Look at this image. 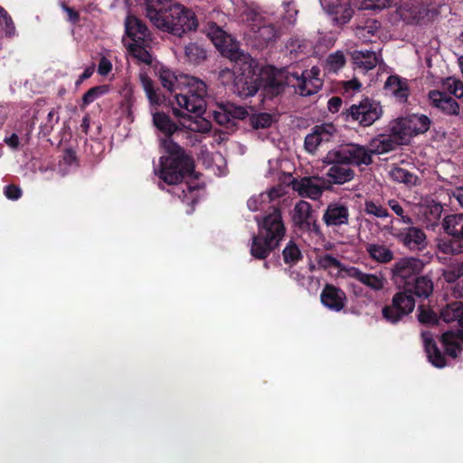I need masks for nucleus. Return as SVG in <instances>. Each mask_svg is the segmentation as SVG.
I'll use <instances>...</instances> for the list:
<instances>
[{
    "label": "nucleus",
    "instance_id": "obj_1",
    "mask_svg": "<svg viewBox=\"0 0 463 463\" xmlns=\"http://www.w3.org/2000/svg\"><path fill=\"white\" fill-rule=\"evenodd\" d=\"M146 11L156 28L175 36L181 37L198 27L195 14L172 0H148Z\"/></svg>",
    "mask_w": 463,
    "mask_h": 463
},
{
    "label": "nucleus",
    "instance_id": "obj_2",
    "mask_svg": "<svg viewBox=\"0 0 463 463\" xmlns=\"http://www.w3.org/2000/svg\"><path fill=\"white\" fill-rule=\"evenodd\" d=\"M165 155L159 158L155 174L168 185H178L186 177L194 175L195 164L193 156L173 139H161Z\"/></svg>",
    "mask_w": 463,
    "mask_h": 463
},
{
    "label": "nucleus",
    "instance_id": "obj_3",
    "mask_svg": "<svg viewBox=\"0 0 463 463\" xmlns=\"http://www.w3.org/2000/svg\"><path fill=\"white\" fill-rule=\"evenodd\" d=\"M258 232L251 237L250 255L257 260H266L277 250L286 235V227L279 208L271 207L269 213L259 220Z\"/></svg>",
    "mask_w": 463,
    "mask_h": 463
},
{
    "label": "nucleus",
    "instance_id": "obj_4",
    "mask_svg": "<svg viewBox=\"0 0 463 463\" xmlns=\"http://www.w3.org/2000/svg\"><path fill=\"white\" fill-rule=\"evenodd\" d=\"M433 292V281L427 275H420L403 291L393 295L392 303L382 309L383 319L392 325L402 321L410 315L415 307L413 296L427 298Z\"/></svg>",
    "mask_w": 463,
    "mask_h": 463
},
{
    "label": "nucleus",
    "instance_id": "obj_5",
    "mask_svg": "<svg viewBox=\"0 0 463 463\" xmlns=\"http://www.w3.org/2000/svg\"><path fill=\"white\" fill-rule=\"evenodd\" d=\"M233 66V93L241 99L253 97L263 85L261 69L258 61L243 52L229 54Z\"/></svg>",
    "mask_w": 463,
    "mask_h": 463
},
{
    "label": "nucleus",
    "instance_id": "obj_6",
    "mask_svg": "<svg viewBox=\"0 0 463 463\" xmlns=\"http://www.w3.org/2000/svg\"><path fill=\"white\" fill-rule=\"evenodd\" d=\"M184 83L181 92H175L176 103L188 112L203 115L206 109V84L195 77H185Z\"/></svg>",
    "mask_w": 463,
    "mask_h": 463
},
{
    "label": "nucleus",
    "instance_id": "obj_7",
    "mask_svg": "<svg viewBox=\"0 0 463 463\" xmlns=\"http://www.w3.org/2000/svg\"><path fill=\"white\" fill-rule=\"evenodd\" d=\"M379 101L364 98L359 104H353L345 112L346 121H354L362 127H370L383 116Z\"/></svg>",
    "mask_w": 463,
    "mask_h": 463
},
{
    "label": "nucleus",
    "instance_id": "obj_8",
    "mask_svg": "<svg viewBox=\"0 0 463 463\" xmlns=\"http://www.w3.org/2000/svg\"><path fill=\"white\" fill-rule=\"evenodd\" d=\"M424 262L419 258L405 257L396 261L392 269V279L399 288L407 287L420 275Z\"/></svg>",
    "mask_w": 463,
    "mask_h": 463
},
{
    "label": "nucleus",
    "instance_id": "obj_9",
    "mask_svg": "<svg viewBox=\"0 0 463 463\" xmlns=\"http://www.w3.org/2000/svg\"><path fill=\"white\" fill-rule=\"evenodd\" d=\"M402 228H392L391 235L404 248L412 251H420L428 245L425 232L420 227L407 224Z\"/></svg>",
    "mask_w": 463,
    "mask_h": 463
},
{
    "label": "nucleus",
    "instance_id": "obj_10",
    "mask_svg": "<svg viewBox=\"0 0 463 463\" xmlns=\"http://www.w3.org/2000/svg\"><path fill=\"white\" fill-rule=\"evenodd\" d=\"M333 151L335 160L345 162L349 166L370 165L373 163L369 147L359 144H348Z\"/></svg>",
    "mask_w": 463,
    "mask_h": 463
},
{
    "label": "nucleus",
    "instance_id": "obj_11",
    "mask_svg": "<svg viewBox=\"0 0 463 463\" xmlns=\"http://www.w3.org/2000/svg\"><path fill=\"white\" fill-rule=\"evenodd\" d=\"M334 151H329L324 158V163L329 165L326 171V182L331 184H344L354 178L355 173L345 162H338L333 156Z\"/></svg>",
    "mask_w": 463,
    "mask_h": 463
},
{
    "label": "nucleus",
    "instance_id": "obj_12",
    "mask_svg": "<svg viewBox=\"0 0 463 463\" xmlns=\"http://www.w3.org/2000/svg\"><path fill=\"white\" fill-rule=\"evenodd\" d=\"M292 186L301 197L312 200L319 199L324 191L331 189V186L325 178L317 175L305 176L300 180H294Z\"/></svg>",
    "mask_w": 463,
    "mask_h": 463
},
{
    "label": "nucleus",
    "instance_id": "obj_13",
    "mask_svg": "<svg viewBox=\"0 0 463 463\" xmlns=\"http://www.w3.org/2000/svg\"><path fill=\"white\" fill-rule=\"evenodd\" d=\"M248 20L251 21L250 30L252 36L259 42L260 47L274 42L279 36V31L275 25L267 22L260 14L252 12L248 14Z\"/></svg>",
    "mask_w": 463,
    "mask_h": 463
},
{
    "label": "nucleus",
    "instance_id": "obj_14",
    "mask_svg": "<svg viewBox=\"0 0 463 463\" xmlns=\"http://www.w3.org/2000/svg\"><path fill=\"white\" fill-rule=\"evenodd\" d=\"M288 84L294 89L295 93L307 97L318 92L323 86V80L321 78L308 79L298 72H292L288 75Z\"/></svg>",
    "mask_w": 463,
    "mask_h": 463
},
{
    "label": "nucleus",
    "instance_id": "obj_15",
    "mask_svg": "<svg viewBox=\"0 0 463 463\" xmlns=\"http://www.w3.org/2000/svg\"><path fill=\"white\" fill-rule=\"evenodd\" d=\"M430 104L447 116H458L460 112L458 102L447 92L430 90L428 94Z\"/></svg>",
    "mask_w": 463,
    "mask_h": 463
},
{
    "label": "nucleus",
    "instance_id": "obj_16",
    "mask_svg": "<svg viewBox=\"0 0 463 463\" xmlns=\"http://www.w3.org/2000/svg\"><path fill=\"white\" fill-rule=\"evenodd\" d=\"M320 300L327 308L339 312L345 306L346 295L340 288L326 284L320 294Z\"/></svg>",
    "mask_w": 463,
    "mask_h": 463
},
{
    "label": "nucleus",
    "instance_id": "obj_17",
    "mask_svg": "<svg viewBox=\"0 0 463 463\" xmlns=\"http://www.w3.org/2000/svg\"><path fill=\"white\" fill-rule=\"evenodd\" d=\"M126 33L131 43L152 42L151 33L147 26L134 15H128L125 22Z\"/></svg>",
    "mask_w": 463,
    "mask_h": 463
},
{
    "label": "nucleus",
    "instance_id": "obj_18",
    "mask_svg": "<svg viewBox=\"0 0 463 463\" xmlns=\"http://www.w3.org/2000/svg\"><path fill=\"white\" fill-rule=\"evenodd\" d=\"M349 220V209L342 203H330L324 214L323 221L326 226H341L347 224Z\"/></svg>",
    "mask_w": 463,
    "mask_h": 463
},
{
    "label": "nucleus",
    "instance_id": "obj_19",
    "mask_svg": "<svg viewBox=\"0 0 463 463\" xmlns=\"http://www.w3.org/2000/svg\"><path fill=\"white\" fill-rule=\"evenodd\" d=\"M207 36L211 39L215 47L221 51L222 55L229 59L230 53L233 52H241L237 46L228 44V34L215 23L208 24Z\"/></svg>",
    "mask_w": 463,
    "mask_h": 463
},
{
    "label": "nucleus",
    "instance_id": "obj_20",
    "mask_svg": "<svg viewBox=\"0 0 463 463\" xmlns=\"http://www.w3.org/2000/svg\"><path fill=\"white\" fill-rule=\"evenodd\" d=\"M292 72H280L278 75L263 78V85L261 86L263 95L269 99L279 96L283 93L286 87H289L288 84V75Z\"/></svg>",
    "mask_w": 463,
    "mask_h": 463
},
{
    "label": "nucleus",
    "instance_id": "obj_21",
    "mask_svg": "<svg viewBox=\"0 0 463 463\" xmlns=\"http://www.w3.org/2000/svg\"><path fill=\"white\" fill-rule=\"evenodd\" d=\"M384 90L393 95L400 102L407 101L409 96L407 80L398 75H391L384 83Z\"/></svg>",
    "mask_w": 463,
    "mask_h": 463
},
{
    "label": "nucleus",
    "instance_id": "obj_22",
    "mask_svg": "<svg viewBox=\"0 0 463 463\" xmlns=\"http://www.w3.org/2000/svg\"><path fill=\"white\" fill-rule=\"evenodd\" d=\"M152 118L154 127L165 137V138L172 139L171 137L178 130V126L171 117L164 111H155Z\"/></svg>",
    "mask_w": 463,
    "mask_h": 463
},
{
    "label": "nucleus",
    "instance_id": "obj_23",
    "mask_svg": "<svg viewBox=\"0 0 463 463\" xmlns=\"http://www.w3.org/2000/svg\"><path fill=\"white\" fill-rule=\"evenodd\" d=\"M320 3L324 8H327V12L338 24H345L354 14V9L349 3H339L335 5H326L324 0H320Z\"/></svg>",
    "mask_w": 463,
    "mask_h": 463
},
{
    "label": "nucleus",
    "instance_id": "obj_24",
    "mask_svg": "<svg viewBox=\"0 0 463 463\" xmlns=\"http://www.w3.org/2000/svg\"><path fill=\"white\" fill-rule=\"evenodd\" d=\"M443 213V206L439 203L432 202L420 208V219L427 228L434 230L439 224Z\"/></svg>",
    "mask_w": 463,
    "mask_h": 463
},
{
    "label": "nucleus",
    "instance_id": "obj_25",
    "mask_svg": "<svg viewBox=\"0 0 463 463\" xmlns=\"http://www.w3.org/2000/svg\"><path fill=\"white\" fill-rule=\"evenodd\" d=\"M390 136L395 139L398 146L406 144L413 136L408 118H398L390 128Z\"/></svg>",
    "mask_w": 463,
    "mask_h": 463
},
{
    "label": "nucleus",
    "instance_id": "obj_26",
    "mask_svg": "<svg viewBox=\"0 0 463 463\" xmlns=\"http://www.w3.org/2000/svg\"><path fill=\"white\" fill-rule=\"evenodd\" d=\"M349 277L355 279L362 284L373 290H381L384 287L383 279L375 274H368L360 270L358 268L352 267L347 270Z\"/></svg>",
    "mask_w": 463,
    "mask_h": 463
},
{
    "label": "nucleus",
    "instance_id": "obj_27",
    "mask_svg": "<svg viewBox=\"0 0 463 463\" xmlns=\"http://www.w3.org/2000/svg\"><path fill=\"white\" fill-rule=\"evenodd\" d=\"M444 232L456 240H463V213L447 215L441 222Z\"/></svg>",
    "mask_w": 463,
    "mask_h": 463
},
{
    "label": "nucleus",
    "instance_id": "obj_28",
    "mask_svg": "<svg viewBox=\"0 0 463 463\" xmlns=\"http://www.w3.org/2000/svg\"><path fill=\"white\" fill-rule=\"evenodd\" d=\"M424 348L427 353L428 360L433 366L437 368H444L447 366L445 352H441L431 337H424Z\"/></svg>",
    "mask_w": 463,
    "mask_h": 463
},
{
    "label": "nucleus",
    "instance_id": "obj_29",
    "mask_svg": "<svg viewBox=\"0 0 463 463\" xmlns=\"http://www.w3.org/2000/svg\"><path fill=\"white\" fill-rule=\"evenodd\" d=\"M397 146V142L390 135H380L372 139L368 145L371 156L382 155L393 151Z\"/></svg>",
    "mask_w": 463,
    "mask_h": 463
},
{
    "label": "nucleus",
    "instance_id": "obj_30",
    "mask_svg": "<svg viewBox=\"0 0 463 463\" xmlns=\"http://www.w3.org/2000/svg\"><path fill=\"white\" fill-rule=\"evenodd\" d=\"M439 342L444 349L445 354L456 359L463 351L462 345L457 339L454 331H446L440 337Z\"/></svg>",
    "mask_w": 463,
    "mask_h": 463
},
{
    "label": "nucleus",
    "instance_id": "obj_31",
    "mask_svg": "<svg viewBox=\"0 0 463 463\" xmlns=\"http://www.w3.org/2000/svg\"><path fill=\"white\" fill-rule=\"evenodd\" d=\"M352 58L355 64L366 71L373 69L378 61L376 53L369 50L354 51L352 53Z\"/></svg>",
    "mask_w": 463,
    "mask_h": 463
},
{
    "label": "nucleus",
    "instance_id": "obj_32",
    "mask_svg": "<svg viewBox=\"0 0 463 463\" xmlns=\"http://www.w3.org/2000/svg\"><path fill=\"white\" fill-rule=\"evenodd\" d=\"M366 250L369 256L380 263H388L393 260V252L384 245L368 244Z\"/></svg>",
    "mask_w": 463,
    "mask_h": 463
},
{
    "label": "nucleus",
    "instance_id": "obj_33",
    "mask_svg": "<svg viewBox=\"0 0 463 463\" xmlns=\"http://www.w3.org/2000/svg\"><path fill=\"white\" fill-rule=\"evenodd\" d=\"M152 42L147 43H129L128 51L129 52L139 61L150 65L152 63V55L148 51Z\"/></svg>",
    "mask_w": 463,
    "mask_h": 463
},
{
    "label": "nucleus",
    "instance_id": "obj_34",
    "mask_svg": "<svg viewBox=\"0 0 463 463\" xmlns=\"http://www.w3.org/2000/svg\"><path fill=\"white\" fill-rule=\"evenodd\" d=\"M314 217L312 206L306 201L298 202L294 207L293 219L299 227Z\"/></svg>",
    "mask_w": 463,
    "mask_h": 463
},
{
    "label": "nucleus",
    "instance_id": "obj_35",
    "mask_svg": "<svg viewBox=\"0 0 463 463\" xmlns=\"http://www.w3.org/2000/svg\"><path fill=\"white\" fill-rule=\"evenodd\" d=\"M139 80L150 104L159 105L162 102V99L157 92L158 89L155 88L153 80L146 72L139 73Z\"/></svg>",
    "mask_w": 463,
    "mask_h": 463
},
{
    "label": "nucleus",
    "instance_id": "obj_36",
    "mask_svg": "<svg viewBox=\"0 0 463 463\" xmlns=\"http://www.w3.org/2000/svg\"><path fill=\"white\" fill-rule=\"evenodd\" d=\"M390 176L394 182L404 184L408 186L417 185L419 181V177L415 174L398 166L391 170Z\"/></svg>",
    "mask_w": 463,
    "mask_h": 463
},
{
    "label": "nucleus",
    "instance_id": "obj_37",
    "mask_svg": "<svg viewBox=\"0 0 463 463\" xmlns=\"http://www.w3.org/2000/svg\"><path fill=\"white\" fill-rule=\"evenodd\" d=\"M282 256L284 262L289 267L295 266L303 258L299 247L293 240L287 243L282 250Z\"/></svg>",
    "mask_w": 463,
    "mask_h": 463
},
{
    "label": "nucleus",
    "instance_id": "obj_38",
    "mask_svg": "<svg viewBox=\"0 0 463 463\" xmlns=\"http://www.w3.org/2000/svg\"><path fill=\"white\" fill-rule=\"evenodd\" d=\"M413 136L426 133L431 125L430 118L423 114H414L408 118Z\"/></svg>",
    "mask_w": 463,
    "mask_h": 463
},
{
    "label": "nucleus",
    "instance_id": "obj_39",
    "mask_svg": "<svg viewBox=\"0 0 463 463\" xmlns=\"http://www.w3.org/2000/svg\"><path fill=\"white\" fill-rule=\"evenodd\" d=\"M184 54L188 61L199 64L206 59L205 49L196 43H190L184 47Z\"/></svg>",
    "mask_w": 463,
    "mask_h": 463
},
{
    "label": "nucleus",
    "instance_id": "obj_40",
    "mask_svg": "<svg viewBox=\"0 0 463 463\" xmlns=\"http://www.w3.org/2000/svg\"><path fill=\"white\" fill-rule=\"evenodd\" d=\"M463 309V302L453 301L446 305L441 310L440 317L446 323L457 321L458 323Z\"/></svg>",
    "mask_w": 463,
    "mask_h": 463
},
{
    "label": "nucleus",
    "instance_id": "obj_41",
    "mask_svg": "<svg viewBox=\"0 0 463 463\" xmlns=\"http://www.w3.org/2000/svg\"><path fill=\"white\" fill-rule=\"evenodd\" d=\"M380 23L377 20H367L364 24L357 25L355 33L360 38H364L366 41L370 40L371 36H373L380 29Z\"/></svg>",
    "mask_w": 463,
    "mask_h": 463
},
{
    "label": "nucleus",
    "instance_id": "obj_42",
    "mask_svg": "<svg viewBox=\"0 0 463 463\" xmlns=\"http://www.w3.org/2000/svg\"><path fill=\"white\" fill-rule=\"evenodd\" d=\"M108 85H99L90 88L88 91L84 93L82 96V106H87L95 101L98 98L105 95L109 92Z\"/></svg>",
    "mask_w": 463,
    "mask_h": 463
},
{
    "label": "nucleus",
    "instance_id": "obj_43",
    "mask_svg": "<svg viewBox=\"0 0 463 463\" xmlns=\"http://www.w3.org/2000/svg\"><path fill=\"white\" fill-rule=\"evenodd\" d=\"M418 311V320L420 323L426 326H435L439 323V317L431 308L419 306Z\"/></svg>",
    "mask_w": 463,
    "mask_h": 463
},
{
    "label": "nucleus",
    "instance_id": "obj_44",
    "mask_svg": "<svg viewBox=\"0 0 463 463\" xmlns=\"http://www.w3.org/2000/svg\"><path fill=\"white\" fill-rule=\"evenodd\" d=\"M272 121V116L266 112L253 114L250 117V124L254 129L267 128L271 126Z\"/></svg>",
    "mask_w": 463,
    "mask_h": 463
},
{
    "label": "nucleus",
    "instance_id": "obj_45",
    "mask_svg": "<svg viewBox=\"0 0 463 463\" xmlns=\"http://www.w3.org/2000/svg\"><path fill=\"white\" fill-rule=\"evenodd\" d=\"M159 79L162 86L171 93L175 91V83L177 78L173 71L168 69H162L159 72Z\"/></svg>",
    "mask_w": 463,
    "mask_h": 463
},
{
    "label": "nucleus",
    "instance_id": "obj_46",
    "mask_svg": "<svg viewBox=\"0 0 463 463\" xmlns=\"http://www.w3.org/2000/svg\"><path fill=\"white\" fill-rule=\"evenodd\" d=\"M364 212L366 214L373 215L377 218H385L389 216V212L386 208L371 200L365 201Z\"/></svg>",
    "mask_w": 463,
    "mask_h": 463
},
{
    "label": "nucleus",
    "instance_id": "obj_47",
    "mask_svg": "<svg viewBox=\"0 0 463 463\" xmlns=\"http://www.w3.org/2000/svg\"><path fill=\"white\" fill-rule=\"evenodd\" d=\"M226 109V114L229 115L231 120H242L249 116L248 110L242 106H237L230 102H222Z\"/></svg>",
    "mask_w": 463,
    "mask_h": 463
},
{
    "label": "nucleus",
    "instance_id": "obj_48",
    "mask_svg": "<svg viewBox=\"0 0 463 463\" xmlns=\"http://www.w3.org/2000/svg\"><path fill=\"white\" fill-rule=\"evenodd\" d=\"M275 196H278L277 191L275 189H272L269 194H261L258 196H251L247 202V206L252 212L261 210V203L266 199H273Z\"/></svg>",
    "mask_w": 463,
    "mask_h": 463
},
{
    "label": "nucleus",
    "instance_id": "obj_49",
    "mask_svg": "<svg viewBox=\"0 0 463 463\" xmlns=\"http://www.w3.org/2000/svg\"><path fill=\"white\" fill-rule=\"evenodd\" d=\"M392 211L401 218V222L404 224H413L411 217H410L402 205L395 199H390L387 203Z\"/></svg>",
    "mask_w": 463,
    "mask_h": 463
},
{
    "label": "nucleus",
    "instance_id": "obj_50",
    "mask_svg": "<svg viewBox=\"0 0 463 463\" xmlns=\"http://www.w3.org/2000/svg\"><path fill=\"white\" fill-rule=\"evenodd\" d=\"M313 128L318 134L321 144L330 141L335 132V128L332 124L317 125Z\"/></svg>",
    "mask_w": 463,
    "mask_h": 463
},
{
    "label": "nucleus",
    "instance_id": "obj_51",
    "mask_svg": "<svg viewBox=\"0 0 463 463\" xmlns=\"http://www.w3.org/2000/svg\"><path fill=\"white\" fill-rule=\"evenodd\" d=\"M58 112L55 109H52L49 111L47 115V120L44 124L41 125V133L43 136H48L53 129V127L59 122Z\"/></svg>",
    "mask_w": 463,
    "mask_h": 463
},
{
    "label": "nucleus",
    "instance_id": "obj_52",
    "mask_svg": "<svg viewBox=\"0 0 463 463\" xmlns=\"http://www.w3.org/2000/svg\"><path fill=\"white\" fill-rule=\"evenodd\" d=\"M446 87L449 94L454 95L458 99L463 97V82L460 80L448 78Z\"/></svg>",
    "mask_w": 463,
    "mask_h": 463
},
{
    "label": "nucleus",
    "instance_id": "obj_53",
    "mask_svg": "<svg viewBox=\"0 0 463 463\" xmlns=\"http://www.w3.org/2000/svg\"><path fill=\"white\" fill-rule=\"evenodd\" d=\"M213 116L219 125L225 126L232 122L229 115L226 114V109L222 102L217 103V109L213 110Z\"/></svg>",
    "mask_w": 463,
    "mask_h": 463
},
{
    "label": "nucleus",
    "instance_id": "obj_54",
    "mask_svg": "<svg viewBox=\"0 0 463 463\" xmlns=\"http://www.w3.org/2000/svg\"><path fill=\"white\" fill-rule=\"evenodd\" d=\"M393 0H364L362 7L367 10H383L390 7Z\"/></svg>",
    "mask_w": 463,
    "mask_h": 463
},
{
    "label": "nucleus",
    "instance_id": "obj_55",
    "mask_svg": "<svg viewBox=\"0 0 463 463\" xmlns=\"http://www.w3.org/2000/svg\"><path fill=\"white\" fill-rule=\"evenodd\" d=\"M317 264L324 269L339 268L341 266V262L336 258L327 253L318 257Z\"/></svg>",
    "mask_w": 463,
    "mask_h": 463
},
{
    "label": "nucleus",
    "instance_id": "obj_56",
    "mask_svg": "<svg viewBox=\"0 0 463 463\" xmlns=\"http://www.w3.org/2000/svg\"><path fill=\"white\" fill-rule=\"evenodd\" d=\"M317 135L318 134L315 132L313 128L312 132L305 137L304 146L307 152L315 153L317 147L321 145Z\"/></svg>",
    "mask_w": 463,
    "mask_h": 463
},
{
    "label": "nucleus",
    "instance_id": "obj_57",
    "mask_svg": "<svg viewBox=\"0 0 463 463\" xmlns=\"http://www.w3.org/2000/svg\"><path fill=\"white\" fill-rule=\"evenodd\" d=\"M327 62L331 69L338 70L345 64V58L343 52H336L328 56Z\"/></svg>",
    "mask_w": 463,
    "mask_h": 463
},
{
    "label": "nucleus",
    "instance_id": "obj_58",
    "mask_svg": "<svg viewBox=\"0 0 463 463\" xmlns=\"http://www.w3.org/2000/svg\"><path fill=\"white\" fill-rule=\"evenodd\" d=\"M4 194H5V197L8 198L9 200L14 201V200H18L19 198H21L23 192H22V189L18 185L10 184L5 186Z\"/></svg>",
    "mask_w": 463,
    "mask_h": 463
},
{
    "label": "nucleus",
    "instance_id": "obj_59",
    "mask_svg": "<svg viewBox=\"0 0 463 463\" xmlns=\"http://www.w3.org/2000/svg\"><path fill=\"white\" fill-rule=\"evenodd\" d=\"M186 190L188 191L189 194H191L194 191V188L186 184L185 189L183 187L175 186L173 187L172 189H167L166 191L172 194L176 195L180 200H182V202H185V198L187 196Z\"/></svg>",
    "mask_w": 463,
    "mask_h": 463
},
{
    "label": "nucleus",
    "instance_id": "obj_60",
    "mask_svg": "<svg viewBox=\"0 0 463 463\" xmlns=\"http://www.w3.org/2000/svg\"><path fill=\"white\" fill-rule=\"evenodd\" d=\"M61 7L64 12L67 13L69 22L73 24H76L80 22V14L78 11L67 5L65 2L61 4Z\"/></svg>",
    "mask_w": 463,
    "mask_h": 463
},
{
    "label": "nucleus",
    "instance_id": "obj_61",
    "mask_svg": "<svg viewBox=\"0 0 463 463\" xmlns=\"http://www.w3.org/2000/svg\"><path fill=\"white\" fill-rule=\"evenodd\" d=\"M0 13H3V19L5 20V34L8 36H12L14 33V24L11 16L8 14V13L1 6Z\"/></svg>",
    "mask_w": 463,
    "mask_h": 463
},
{
    "label": "nucleus",
    "instance_id": "obj_62",
    "mask_svg": "<svg viewBox=\"0 0 463 463\" xmlns=\"http://www.w3.org/2000/svg\"><path fill=\"white\" fill-rule=\"evenodd\" d=\"M112 70V63L106 57H101L98 65V73L102 76L108 75Z\"/></svg>",
    "mask_w": 463,
    "mask_h": 463
},
{
    "label": "nucleus",
    "instance_id": "obj_63",
    "mask_svg": "<svg viewBox=\"0 0 463 463\" xmlns=\"http://www.w3.org/2000/svg\"><path fill=\"white\" fill-rule=\"evenodd\" d=\"M343 104V100L338 96H334L329 99L327 102V109L332 113H336L340 110Z\"/></svg>",
    "mask_w": 463,
    "mask_h": 463
},
{
    "label": "nucleus",
    "instance_id": "obj_64",
    "mask_svg": "<svg viewBox=\"0 0 463 463\" xmlns=\"http://www.w3.org/2000/svg\"><path fill=\"white\" fill-rule=\"evenodd\" d=\"M301 227L307 229L308 231L316 233L317 235H320L321 234L320 226L317 223V221L315 218V216L310 221L307 222Z\"/></svg>",
    "mask_w": 463,
    "mask_h": 463
}]
</instances>
